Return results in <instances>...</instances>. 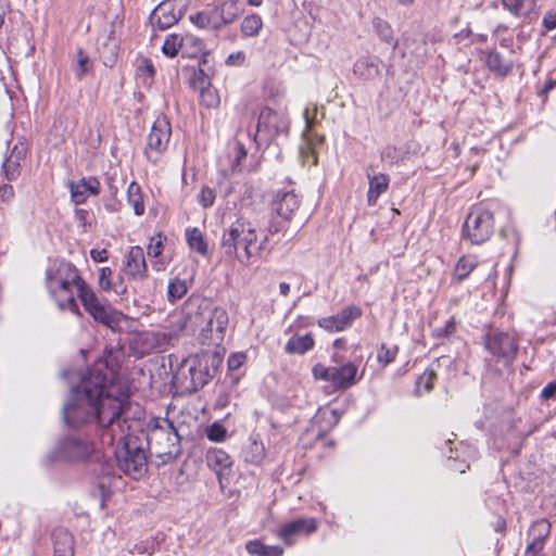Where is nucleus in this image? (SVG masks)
<instances>
[{
	"mask_svg": "<svg viewBox=\"0 0 556 556\" xmlns=\"http://www.w3.org/2000/svg\"><path fill=\"white\" fill-rule=\"evenodd\" d=\"M90 256L97 263L105 262L109 257L108 251L105 249H102V250L92 249L90 251Z\"/></svg>",
	"mask_w": 556,
	"mask_h": 556,
	"instance_id": "0e129e2a",
	"label": "nucleus"
},
{
	"mask_svg": "<svg viewBox=\"0 0 556 556\" xmlns=\"http://www.w3.org/2000/svg\"><path fill=\"white\" fill-rule=\"evenodd\" d=\"M146 439L150 453L163 464L173 462L181 453L180 435L168 418H151L147 425Z\"/></svg>",
	"mask_w": 556,
	"mask_h": 556,
	"instance_id": "7ed1b4c3",
	"label": "nucleus"
},
{
	"mask_svg": "<svg viewBox=\"0 0 556 556\" xmlns=\"http://www.w3.org/2000/svg\"><path fill=\"white\" fill-rule=\"evenodd\" d=\"M541 397L543 400L556 401V380L548 382L541 391Z\"/></svg>",
	"mask_w": 556,
	"mask_h": 556,
	"instance_id": "680f3d73",
	"label": "nucleus"
},
{
	"mask_svg": "<svg viewBox=\"0 0 556 556\" xmlns=\"http://www.w3.org/2000/svg\"><path fill=\"white\" fill-rule=\"evenodd\" d=\"M369 188L367 192V203L370 206L376 205L379 197L384 193L390 185V177L387 174H374L367 173Z\"/></svg>",
	"mask_w": 556,
	"mask_h": 556,
	"instance_id": "a878e982",
	"label": "nucleus"
},
{
	"mask_svg": "<svg viewBox=\"0 0 556 556\" xmlns=\"http://www.w3.org/2000/svg\"><path fill=\"white\" fill-rule=\"evenodd\" d=\"M92 61L83 49H78L76 60L73 64V71L77 79H83L85 75L92 71Z\"/></svg>",
	"mask_w": 556,
	"mask_h": 556,
	"instance_id": "ea45409f",
	"label": "nucleus"
},
{
	"mask_svg": "<svg viewBox=\"0 0 556 556\" xmlns=\"http://www.w3.org/2000/svg\"><path fill=\"white\" fill-rule=\"evenodd\" d=\"M245 549L251 555L282 556L283 548L279 545H266L260 540H251L245 543Z\"/></svg>",
	"mask_w": 556,
	"mask_h": 556,
	"instance_id": "473e14b6",
	"label": "nucleus"
},
{
	"mask_svg": "<svg viewBox=\"0 0 556 556\" xmlns=\"http://www.w3.org/2000/svg\"><path fill=\"white\" fill-rule=\"evenodd\" d=\"M247 356L244 353H233L228 357L227 365L230 370H236L244 363Z\"/></svg>",
	"mask_w": 556,
	"mask_h": 556,
	"instance_id": "bf43d9fd",
	"label": "nucleus"
},
{
	"mask_svg": "<svg viewBox=\"0 0 556 556\" xmlns=\"http://www.w3.org/2000/svg\"><path fill=\"white\" fill-rule=\"evenodd\" d=\"M372 26L379 38L382 41L390 43L392 49L395 50L397 47V40H395L393 37V30L390 24L380 17H376L372 21Z\"/></svg>",
	"mask_w": 556,
	"mask_h": 556,
	"instance_id": "4c0bfd02",
	"label": "nucleus"
},
{
	"mask_svg": "<svg viewBox=\"0 0 556 556\" xmlns=\"http://www.w3.org/2000/svg\"><path fill=\"white\" fill-rule=\"evenodd\" d=\"M162 237L159 235L157 237H152L150 243L148 245V255L152 257H157L162 253Z\"/></svg>",
	"mask_w": 556,
	"mask_h": 556,
	"instance_id": "864d4df0",
	"label": "nucleus"
},
{
	"mask_svg": "<svg viewBox=\"0 0 556 556\" xmlns=\"http://www.w3.org/2000/svg\"><path fill=\"white\" fill-rule=\"evenodd\" d=\"M77 296L85 311L98 323L111 327L117 323L116 312L105 299H100L86 282L80 285Z\"/></svg>",
	"mask_w": 556,
	"mask_h": 556,
	"instance_id": "6e6552de",
	"label": "nucleus"
},
{
	"mask_svg": "<svg viewBox=\"0 0 556 556\" xmlns=\"http://www.w3.org/2000/svg\"><path fill=\"white\" fill-rule=\"evenodd\" d=\"M456 330V321L454 317L446 320L442 327H437L432 330V337L437 340H443L452 336Z\"/></svg>",
	"mask_w": 556,
	"mask_h": 556,
	"instance_id": "8fccbe9b",
	"label": "nucleus"
},
{
	"mask_svg": "<svg viewBox=\"0 0 556 556\" xmlns=\"http://www.w3.org/2000/svg\"><path fill=\"white\" fill-rule=\"evenodd\" d=\"M112 269L110 267H102L99 275V286L104 291L113 290L116 293L123 294L126 292V287L123 283H112L111 281Z\"/></svg>",
	"mask_w": 556,
	"mask_h": 556,
	"instance_id": "c03bdc74",
	"label": "nucleus"
},
{
	"mask_svg": "<svg viewBox=\"0 0 556 556\" xmlns=\"http://www.w3.org/2000/svg\"><path fill=\"white\" fill-rule=\"evenodd\" d=\"M315 345L314 338L311 333H306L304 336H292L287 344L285 345V352L287 354H298L303 355L306 352L313 350Z\"/></svg>",
	"mask_w": 556,
	"mask_h": 556,
	"instance_id": "c756f323",
	"label": "nucleus"
},
{
	"mask_svg": "<svg viewBox=\"0 0 556 556\" xmlns=\"http://www.w3.org/2000/svg\"><path fill=\"white\" fill-rule=\"evenodd\" d=\"M543 26L547 30H553L556 28V11L547 12L542 21Z\"/></svg>",
	"mask_w": 556,
	"mask_h": 556,
	"instance_id": "e2e57ef3",
	"label": "nucleus"
},
{
	"mask_svg": "<svg viewBox=\"0 0 556 556\" xmlns=\"http://www.w3.org/2000/svg\"><path fill=\"white\" fill-rule=\"evenodd\" d=\"M53 556H74V538L64 528H56L51 534Z\"/></svg>",
	"mask_w": 556,
	"mask_h": 556,
	"instance_id": "393cba45",
	"label": "nucleus"
},
{
	"mask_svg": "<svg viewBox=\"0 0 556 556\" xmlns=\"http://www.w3.org/2000/svg\"><path fill=\"white\" fill-rule=\"evenodd\" d=\"M210 17V29L219 30L223 26H225L224 21L219 16V8L215 7L212 10L206 11Z\"/></svg>",
	"mask_w": 556,
	"mask_h": 556,
	"instance_id": "603ef678",
	"label": "nucleus"
},
{
	"mask_svg": "<svg viewBox=\"0 0 556 556\" xmlns=\"http://www.w3.org/2000/svg\"><path fill=\"white\" fill-rule=\"evenodd\" d=\"M188 291L186 281L175 278L172 279L167 288V296L170 302L180 300Z\"/></svg>",
	"mask_w": 556,
	"mask_h": 556,
	"instance_id": "de8ad7c7",
	"label": "nucleus"
},
{
	"mask_svg": "<svg viewBox=\"0 0 556 556\" xmlns=\"http://www.w3.org/2000/svg\"><path fill=\"white\" fill-rule=\"evenodd\" d=\"M273 210L285 222L292 218L293 213L300 206V198L293 191H279L271 203Z\"/></svg>",
	"mask_w": 556,
	"mask_h": 556,
	"instance_id": "412c9836",
	"label": "nucleus"
},
{
	"mask_svg": "<svg viewBox=\"0 0 556 556\" xmlns=\"http://www.w3.org/2000/svg\"><path fill=\"white\" fill-rule=\"evenodd\" d=\"M124 270L125 274L134 280H142L147 276V264L141 247L136 245L130 248Z\"/></svg>",
	"mask_w": 556,
	"mask_h": 556,
	"instance_id": "4be33fe9",
	"label": "nucleus"
},
{
	"mask_svg": "<svg viewBox=\"0 0 556 556\" xmlns=\"http://www.w3.org/2000/svg\"><path fill=\"white\" fill-rule=\"evenodd\" d=\"M551 534V523L546 519L534 521L528 530V540L546 542Z\"/></svg>",
	"mask_w": 556,
	"mask_h": 556,
	"instance_id": "58836bf2",
	"label": "nucleus"
},
{
	"mask_svg": "<svg viewBox=\"0 0 556 556\" xmlns=\"http://www.w3.org/2000/svg\"><path fill=\"white\" fill-rule=\"evenodd\" d=\"M189 40H194L197 43H199V39L192 36H180L177 34H170L166 37L162 46V52L169 58H174L175 55H177L179 49L187 46V42Z\"/></svg>",
	"mask_w": 556,
	"mask_h": 556,
	"instance_id": "7c9ffc66",
	"label": "nucleus"
},
{
	"mask_svg": "<svg viewBox=\"0 0 556 556\" xmlns=\"http://www.w3.org/2000/svg\"><path fill=\"white\" fill-rule=\"evenodd\" d=\"M228 324L227 311L224 307L216 306L211 311L206 326L201 330V337L203 340L218 345L224 340Z\"/></svg>",
	"mask_w": 556,
	"mask_h": 556,
	"instance_id": "4468645a",
	"label": "nucleus"
},
{
	"mask_svg": "<svg viewBox=\"0 0 556 556\" xmlns=\"http://www.w3.org/2000/svg\"><path fill=\"white\" fill-rule=\"evenodd\" d=\"M502 5L516 17L528 16L535 7V0H501Z\"/></svg>",
	"mask_w": 556,
	"mask_h": 556,
	"instance_id": "72a5a7b5",
	"label": "nucleus"
},
{
	"mask_svg": "<svg viewBox=\"0 0 556 556\" xmlns=\"http://www.w3.org/2000/svg\"><path fill=\"white\" fill-rule=\"evenodd\" d=\"M90 470L97 478V485L101 490L102 495L110 492L112 481L115 479V466L114 463L106 458L99 450L92 454L88 460Z\"/></svg>",
	"mask_w": 556,
	"mask_h": 556,
	"instance_id": "f8f14e48",
	"label": "nucleus"
},
{
	"mask_svg": "<svg viewBox=\"0 0 556 556\" xmlns=\"http://www.w3.org/2000/svg\"><path fill=\"white\" fill-rule=\"evenodd\" d=\"M248 155V152L243 146V143L240 140H237L236 142V157L232 162V169L233 170H240V164L241 161L244 160Z\"/></svg>",
	"mask_w": 556,
	"mask_h": 556,
	"instance_id": "5fc2aeb1",
	"label": "nucleus"
},
{
	"mask_svg": "<svg viewBox=\"0 0 556 556\" xmlns=\"http://www.w3.org/2000/svg\"><path fill=\"white\" fill-rule=\"evenodd\" d=\"M312 374L317 380L330 382L336 391H344L352 388L363 376V374L358 375V366L353 362L330 367L317 363L313 366Z\"/></svg>",
	"mask_w": 556,
	"mask_h": 556,
	"instance_id": "0eeeda50",
	"label": "nucleus"
},
{
	"mask_svg": "<svg viewBox=\"0 0 556 556\" xmlns=\"http://www.w3.org/2000/svg\"><path fill=\"white\" fill-rule=\"evenodd\" d=\"M14 195V190L11 185H3L0 187V199L4 202L10 201Z\"/></svg>",
	"mask_w": 556,
	"mask_h": 556,
	"instance_id": "69168bd1",
	"label": "nucleus"
},
{
	"mask_svg": "<svg viewBox=\"0 0 556 556\" xmlns=\"http://www.w3.org/2000/svg\"><path fill=\"white\" fill-rule=\"evenodd\" d=\"M205 84L210 85V81L206 77L201 79V91H200L201 103L210 109L218 106L220 99L217 93V90L212 89L210 87H204Z\"/></svg>",
	"mask_w": 556,
	"mask_h": 556,
	"instance_id": "37998d69",
	"label": "nucleus"
},
{
	"mask_svg": "<svg viewBox=\"0 0 556 556\" xmlns=\"http://www.w3.org/2000/svg\"><path fill=\"white\" fill-rule=\"evenodd\" d=\"M195 356L199 359V366H202L210 374V378L213 379L223 364V356L218 352L211 351L202 352Z\"/></svg>",
	"mask_w": 556,
	"mask_h": 556,
	"instance_id": "2f4dec72",
	"label": "nucleus"
},
{
	"mask_svg": "<svg viewBox=\"0 0 556 556\" xmlns=\"http://www.w3.org/2000/svg\"><path fill=\"white\" fill-rule=\"evenodd\" d=\"M205 435L211 442L220 443L227 439L228 432L223 424L215 421L206 427Z\"/></svg>",
	"mask_w": 556,
	"mask_h": 556,
	"instance_id": "49530a36",
	"label": "nucleus"
},
{
	"mask_svg": "<svg viewBox=\"0 0 556 556\" xmlns=\"http://www.w3.org/2000/svg\"><path fill=\"white\" fill-rule=\"evenodd\" d=\"M170 340V336L164 332L150 331L140 336L142 353L163 352Z\"/></svg>",
	"mask_w": 556,
	"mask_h": 556,
	"instance_id": "bb28decb",
	"label": "nucleus"
},
{
	"mask_svg": "<svg viewBox=\"0 0 556 556\" xmlns=\"http://www.w3.org/2000/svg\"><path fill=\"white\" fill-rule=\"evenodd\" d=\"M318 528L315 518H299L281 525L277 536L288 546L293 545L301 535H309Z\"/></svg>",
	"mask_w": 556,
	"mask_h": 556,
	"instance_id": "2eb2a0df",
	"label": "nucleus"
},
{
	"mask_svg": "<svg viewBox=\"0 0 556 556\" xmlns=\"http://www.w3.org/2000/svg\"><path fill=\"white\" fill-rule=\"evenodd\" d=\"M545 542L529 540L528 545L526 547L525 555L526 556H540Z\"/></svg>",
	"mask_w": 556,
	"mask_h": 556,
	"instance_id": "4d7b16f0",
	"label": "nucleus"
},
{
	"mask_svg": "<svg viewBox=\"0 0 556 556\" xmlns=\"http://www.w3.org/2000/svg\"><path fill=\"white\" fill-rule=\"evenodd\" d=\"M257 235L252 224L243 218H238L220 238V250L228 260H238L241 264L248 265L255 253L251 250L256 242Z\"/></svg>",
	"mask_w": 556,
	"mask_h": 556,
	"instance_id": "20e7f679",
	"label": "nucleus"
},
{
	"mask_svg": "<svg viewBox=\"0 0 556 556\" xmlns=\"http://www.w3.org/2000/svg\"><path fill=\"white\" fill-rule=\"evenodd\" d=\"M85 283L78 269L64 260L54 261L46 270V287L58 307L61 311L68 309L79 317L81 312L75 300L74 289L77 293L80 285Z\"/></svg>",
	"mask_w": 556,
	"mask_h": 556,
	"instance_id": "f03ea898",
	"label": "nucleus"
},
{
	"mask_svg": "<svg viewBox=\"0 0 556 556\" xmlns=\"http://www.w3.org/2000/svg\"><path fill=\"white\" fill-rule=\"evenodd\" d=\"M184 15L176 0L162 1L151 13L150 22L160 30H165L176 24Z\"/></svg>",
	"mask_w": 556,
	"mask_h": 556,
	"instance_id": "f3484780",
	"label": "nucleus"
},
{
	"mask_svg": "<svg viewBox=\"0 0 556 556\" xmlns=\"http://www.w3.org/2000/svg\"><path fill=\"white\" fill-rule=\"evenodd\" d=\"M362 309L356 305L344 307L336 315L323 317L317 324L328 332H339L352 326L353 321L362 316Z\"/></svg>",
	"mask_w": 556,
	"mask_h": 556,
	"instance_id": "a211bd4d",
	"label": "nucleus"
},
{
	"mask_svg": "<svg viewBox=\"0 0 556 556\" xmlns=\"http://www.w3.org/2000/svg\"><path fill=\"white\" fill-rule=\"evenodd\" d=\"M68 187L72 201L78 205L85 203L90 195H98L101 185L97 177L89 176L71 181Z\"/></svg>",
	"mask_w": 556,
	"mask_h": 556,
	"instance_id": "aec40b11",
	"label": "nucleus"
},
{
	"mask_svg": "<svg viewBox=\"0 0 556 556\" xmlns=\"http://www.w3.org/2000/svg\"><path fill=\"white\" fill-rule=\"evenodd\" d=\"M485 65L495 76L506 77L513 72L515 62L511 56H506L496 49H492L485 52Z\"/></svg>",
	"mask_w": 556,
	"mask_h": 556,
	"instance_id": "5701e85b",
	"label": "nucleus"
},
{
	"mask_svg": "<svg viewBox=\"0 0 556 556\" xmlns=\"http://www.w3.org/2000/svg\"><path fill=\"white\" fill-rule=\"evenodd\" d=\"M219 16L225 25L233 23L241 14V9L236 0H227L219 7Z\"/></svg>",
	"mask_w": 556,
	"mask_h": 556,
	"instance_id": "a19ab883",
	"label": "nucleus"
},
{
	"mask_svg": "<svg viewBox=\"0 0 556 556\" xmlns=\"http://www.w3.org/2000/svg\"><path fill=\"white\" fill-rule=\"evenodd\" d=\"M172 136V126L165 115H159L147 138L144 155L149 162L156 164L166 151Z\"/></svg>",
	"mask_w": 556,
	"mask_h": 556,
	"instance_id": "9b49d317",
	"label": "nucleus"
},
{
	"mask_svg": "<svg viewBox=\"0 0 556 556\" xmlns=\"http://www.w3.org/2000/svg\"><path fill=\"white\" fill-rule=\"evenodd\" d=\"M97 450L91 440L70 434L59 442L56 450L49 457L67 462L89 460Z\"/></svg>",
	"mask_w": 556,
	"mask_h": 556,
	"instance_id": "9d476101",
	"label": "nucleus"
},
{
	"mask_svg": "<svg viewBox=\"0 0 556 556\" xmlns=\"http://www.w3.org/2000/svg\"><path fill=\"white\" fill-rule=\"evenodd\" d=\"M288 121L285 116L280 115L270 108H263L258 114L256 134L253 139L256 140V135L262 134L266 139H271L279 134L288 130Z\"/></svg>",
	"mask_w": 556,
	"mask_h": 556,
	"instance_id": "ddd939ff",
	"label": "nucleus"
},
{
	"mask_svg": "<svg viewBox=\"0 0 556 556\" xmlns=\"http://www.w3.org/2000/svg\"><path fill=\"white\" fill-rule=\"evenodd\" d=\"M114 348L105 346L99 357L86 372H75L79 383L72 386L68 401L63 406V417L67 426L80 429L90 427L101 431L104 444H113L118 433L123 437L124 424H127L130 409L128 393L117 392L113 378L118 359Z\"/></svg>",
	"mask_w": 556,
	"mask_h": 556,
	"instance_id": "f257e3e1",
	"label": "nucleus"
},
{
	"mask_svg": "<svg viewBox=\"0 0 556 556\" xmlns=\"http://www.w3.org/2000/svg\"><path fill=\"white\" fill-rule=\"evenodd\" d=\"M382 61L378 56H362L356 60L353 73L359 79L374 80L380 76Z\"/></svg>",
	"mask_w": 556,
	"mask_h": 556,
	"instance_id": "b1692460",
	"label": "nucleus"
},
{
	"mask_svg": "<svg viewBox=\"0 0 556 556\" xmlns=\"http://www.w3.org/2000/svg\"><path fill=\"white\" fill-rule=\"evenodd\" d=\"M435 379V371L433 369H426L416 382V392L420 393L421 388H424L425 392H430L433 389Z\"/></svg>",
	"mask_w": 556,
	"mask_h": 556,
	"instance_id": "09e8293b",
	"label": "nucleus"
},
{
	"mask_svg": "<svg viewBox=\"0 0 556 556\" xmlns=\"http://www.w3.org/2000/svg\"><path fill=\"white\" fill-rule=\"evenodd\" d=\"M282 227H283L282 222L271 219L268 223L267 232H268V235L273 236V235L279 232L282 229Z\"/></svg>",
	"mask_w": 556,
	"mask_h": 556,
	"instance_id": "774afa93",
	"label": "nucleus"
},
{
	"mask_svg": "<svg viewBox=\"0 0 556 556\" xmlns=\"http://www.w3.org/2000/svg\"><path fill=\"white\" fill-rule=\"evenodd\" d=\"M25 156V151L23 148H18L16 144L11 151V154L5 157L2 163V173L7 180L12 181L16 180L21 174V161Z\"/></svg>",
	"mask_w": 556,
	"mask_h": 556,
	"instance_id": "cd10ccee",
	"label": "nucleus"
},
{
	"mask_svg": "<svg viewBox=\"0 0 556 556\" xmlns=\"http://www.w3.org/2000/svg\"><path fill=\"white\" fill-rule=\"evenodd\" d=\"M205 463L216 473L220 485H223V479L231 475L233 460L230 455L222 448L210 447L205 453Z\"/></svg>",
	"mask_w": 556,
	"mask_h": 556,
	"instance_id": "6ab92c4d",
	"label": "nucleus"
},
{
	"mask_svg": "<svg viewBox=\"0 0 556 556\" xmlns=\"http://www.w3.org/2000/svg\"><path fill=\"white\" fill-rule=\"evenodd\" d=\"M399 353V346H388L386 343H382L377 352V362L382 366L386 367L394 362L396 355Z\"/></svg>",
	"mask_w": 556,
	"mask_h": 556,
	"instance_id": "a18cd8bd",
	"label": "nucleus"
},
{
	"mask_svg": "<svg viewBox=\"0 0 556 556\" xmlns=\"http://www.w3.org/2000/svg\"><path fill=\"white\" fill-rule=\"evenodd\" d=\"M556 86V80L553 79V78H548L545 83H544V86L539 90V96L540 97H547L548 92L551 90H553Z\"/></svg>",
	"mask_w": 556,
	"mask_h": 556,
	"instance_id": "338daca9",
	"label": "nucleus"
},
{
	"mask_svg": "<svg viewBox=\"0 0 556 556\" xmlns=\"http://www.w3.org/2000/svg\"><path fill=\"white\" fill-rule=\"evenodd\" d=\"M245 61V54L242 51H238L235 53H231L226 59V64L228 66H240Z\"/></svg>",
	"mask_w": 556,
	"mask_h": 556,
	"instance_id": "052dcab7",
	"label": "nucleus"
},
{
	"mask_svg": "<svg viewBox=\"0 0 556 556\" xmlns=\"http://www.w3.org/2000/svg\"><path fill=\"white\" fill-rule=\"evenodd\" d=\"M478 262L476 256L472 255H464L462 256L454 268L453 278L457 282L464 281L470 273L477 267Z\"/></svg>",
	"mask_w": 556,
	"mask_h": 556,
	"instance_id": "f704fd0d",
	"label": "nucleus"
},
{
	"mask_svg": "<svg viewBox=\"0 0 556 556\" xmlns=\"http://www.w3.org/2000/svg\"><path fill=\"white\" fill-rule=\"evenodd\" d=\"M186 240L189 248L192 251L205 256L207 254V243L204 239V235L202 231L197 228H187L186 229Z\"/></svg>",
	"mask_w": 556,
	"mask_h": 556,
	"instance_id": "c9c22d12",
	"label": "nucleus"
},
{
	"mask_svg": "<svg viewBox=\"0 0 556 556\" xmlns=\"http://www.w3.org/2000/svg\"><path fill=\"white\" fill-rule=\"evenodd\" d=\"M249 445L242 451L243 460L254 466H261L266 456V448L258 435H252Z\"/></svg>",
	"mask_w": 556,
	"mask_h": 556,
	"instance_id": "c85d7f7f",
	"label": "nucleus"
},
{
	"mask_svg": "<svg viewBox=\"0 0 556 556\" xmlns=\"http://www.w3.org/2000/svg\"><path fill=\"white\" fill-rule=\"evenodd\" d=\"M127 202L134 208V213L138 216L144 214V203L141 187L131 181L127 188Z\"/></svg>",
	"mask_w": 556,
	"mask_h": 556,
	"instance_id": "e433bc0d",
	"label": "nucleus"
},
{
	"mask_svg": "<svg viewBox=\"0 0 556 556\" xmlns=\"http://www.w3.org/2000/svg\"><path fill=\"white\" fill-rule=\"evenodd\" d=\"M493 202H481L471 207L463 225V237L471 244H482L494 233Z\"/></svg>",
	"mask_w": 556,
	"mask_h": 556,
	"instance_id": "423d86ee",
	"label": "nucleus"
},
{
	"mask_svg": "<svg viewBox=\"0 0 556 556\" xmlns=\"http://www.w3.org/2000/svg\"><path fill=\"white\" fill-rule=\"evenodd\" d=\"M483 343L485 350L496 358L497 362L503 363L508 367L513 365L518 353V342L516 338L508 332L492 330L484 334Z\"/></svg>",
	"mask_w": 556,
	"mask_h": 556,
	"instance_id": "1a4fd4ad",
	"label": "nucleus"
},
{
	"mask_svg": "<svg viewBox=\"0 0 556 556\" xmlns=\"http://www.w3.org/2000/svg\"><path fill=\"white\" fill-rule=\"evenodd\" d=\"M216 193L210 187H203L198 195V201L203 207H211L215 202Z\"/></svg>",
	"mask_w": 556,
	"mask_h": 556,
	"instance_id": "3c124183",
	"label": "nucleus"
},
{
	"mask_svg": "<svg viewBox=\"0 0 556 556\" xmlns=\"http://www.w3.org/2000/svg\"><path fill=\"white\" fill-rule=\"evenodd\" d=\"M472 37V30L469 26L456 33L453 36L454 43L456 46H463L465 42H470V38Z\"/></svg>",
	"mask_w": 556,
	"mask_h": 556,
	"instance_id": "13d9d810",
	"label": "nucleus"
},
{
	"mask_svg": "<svg viewBox=\"0 0 556 556\" xmlns=\"http://www.w3.org/2000/svg\"><path fill=\"white\" fill-rule=\"evenodd\" d=\"M129 429L127 424H124L123 437L118 433L116 428L115 440L122 443L115 451V458L118 468L134 480L143 477L148 470L147 455L140 444V440L135 435H127L126 431Z\"/></svg>",
	"mask_w": 556,
	"mask_h": 556,
	"instance_id": "39448f33",
	"label": "nucleus"
},
{
	"mask_svg": "<svg viewBox=\"0 0 556 556\" xmlns=\"http://www.w3.org/2000/svg\"><path fill=\"white\" fill-rule=\"evenodd\" d=\"M190 21L199 28H210V17L206 11L198 12L190 15Z\"/></svg>",
	"mask_w": 556,
	"mask_h": 556,
	"instance_id": "6e6d98bb",
	"label": "nucleus"
},
{
	"mask_svg": "<svg viewBox=\"0 0 556 556\" xmlns=\"http://www.w3.org/2000/svg\"><path fill=\"white\" fill-rule=\"evenodd\" d=\"M263 27V21L260 15L251 14L243 18L241 23V33L245 37L257 36Z\"/></svg>",
	"mask_w": 556,
	"mask_h": 556,
	"instance_id": "79ce46f5",
	"label": "nucleus"
},
{
	"mask_svg": "<svg viewBox=\"0 0 556 556\" xmlns=\"http://www.w3.org/2000/svg\"><path fill=\"white\" fill-rule=\"evenodd\" d=\"M179 375L184 377L181 383L189 392H197L211 380L210 374L202 366H199V359L195 355L184 361Z\"/></svg>",
	"mask_w": 556,
	"mask_h": 556,
	"instance_id": "dca6fc26",
	"label": "nucleus"
}]
</instances>
